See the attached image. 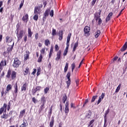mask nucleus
I'll list each match as a JSON object with an SVG mask.
<instances>
[{
  "label": "nucleus",
  "instance_id": "f257e3e1",
  "mask_svg": "<svg viewBox=\"0 0 127 127\" xmlns=\"http://www.w3.org/2000/svg\"><path fill=\"white\" fill-rule=\"evenodd\" d=\"M51 8L46 9L43 17V21H45V20H46V18H47V16L49 15V12H50V16H51V17H53V15H54V11L53 10H51Z\"/></svg>",
  "mask_w": 127,
  "mask_h": 127
},
{
  "label": "nucleus",
  "instance_id": "f03ea898",
  "mask_svg": "<svg viewBox=\"0 0 127 127\" xmlns=\"http://www.w3.org/2000/svg\"><path fill=\"white\" fill-rule=\"evenodd\" d=\"M20 64H21V62L19 61V60H18L17 58H16L14 59L12 66L14 68H17L19 67Z\"/></svg>",
  "mask_w": 127,
  "mask_h": 127
},
{
  "label": "nucleus",
  "instance_id": "7ed1b4c3",
  "mask_svg": "<svg viewBox=\"0 0 127 127\" xmlns=\"http://www.w3.org/2000/svg\"><path fill=\"white\" fill-rule=\"evenodd\" d=\"M23 34H24V31L23 30H20L19 32L18 31L17 32L16 35L17 37V41H19L22 37L23 36Z\"/></svg>",
  "mask_w": 127,
  "mask_h": 127
},
{
  "label": "nucleus",
  "instance_id": "20e7f679",
  "mask_svg": "<svg viewBox=\"0 0 127 127\" xmlns=\"http://www.w3.org/2000/svg\"><path fill=\"white\" fill-rule=\"evenodd\" d=\"M71 33L68 34L67 37V42H66V47L64 50L68 51V49L69 48V42H70V39L71 38Z\"/></svg>",
  "mask_w": 127,
  "mask_h": 127
},
{
  "label": "nucleus",
  "instance_id": "39448f33",
  "mask_svg": "<svg viewBox=\"0 0 127 127\" xmlns=\"http://www.w3.org/2000/svg\"><path fill=\"white\" fill-rule=\"evenodd\" d=\"M84 35L85 36H89L90 35V27L89 26H85L84 28Z\"/></svg>",
  "mask_w": 127,
  "mask_h": 127
},
{
  "label": "nucleus",
  "instance_id": "423d86ee",
  "mask_svg": "<svg viewBox=\"0 0 127 127\" xmlns=\"http://www.w3.org/2000/svg\"><path fill=\"white\" fill-rule=\"evenodd\" d=\"M64 113H65L66 116L68 115L69 113V102H66L65 104V109H64Z\"/></svg>",
  "mask_w": 127,
  "mask_h": 127
},
{
  "label": "nucleus",
  "instance_id": "0eeeda50",
  "mask_svg": "<svg viewBox=\"0 0 127 127\" xmlns=\"http://www.w3.org/2000/svg\"><path fill=\"white\" fill-rule=\"evenodd\" d=\"M7 107V105H6V104H5V103H4L3 107L0 109V115H1V114H2V113H3L4 111V112H6Z\"/></svg>",
  "mask_w": 127,
  "mask_h": 127
},
{
  "label": "nucleus",
  "instance_id": "6e6552de",
  "mask_svg": "<svg viewBox=\"0 0 127 127\" xmlns=\"http://www.w3.org/2000/svg\"><path fill=\"white\" fill-rule=\"evenodd\" d=\"M95 19L96 21H98V20L99 25H101V24H102V19L100 18V16H98V15H95Z\"/></svg>",
  "mask_w": 127,
  "mask_h": 127
},
{
  "label": "nucleus",
  "instance_id": "1a4fd4ad",
  "mask_svg": "<svg viewBox=\"0 0 127 127\" xmlns=\"http://www.w3.org/2000/svg\"><path fill=\"white\" fill-rule=\"evenodd\" d=\"M29 54H30V52H29V51H26V54L24 55V61H26L27 59H29Z\"/></svg>",
  "mask_w": 127,
  "mask_h": 127
},
{
  "label": "nucleus",
  "instance_id": "9d476101",
  "mask_svg": "<svg viewBox=\"0 0 127 127\" xmlns=\"http://www.w3.org/2000/svg\"><path fill=\"white\" fill-rule=\"evenodd\" d=\"M62 52L61 50H60L58 52L57 54V57L56 58V61H59V59H60V58L61 57V53Z\"/></svg>",
  "mask_w": 127,
  "mask_h": 127
},
{
  "label": "nucleus",
  "instance_id": "9b49d317",
  "mask_svg": "<svg viewBox=\"0 0 127 127\" xmlns=\"http://www.w3.org/2000/svg\"><path fill=\"white\" fill-rule=\"evenodd\" d=\"M12 41V38L11 37H9L7 36L5 38V42L6 43H10Z\"/></svg>",
  "mask_w": 127,
  "mask_h": 127
},
{
  "label": "nucleus",
  "instance_id": "f8f14e48",
  "mask_svg": "<svg viewBox=\"0 0 127 127\" xmlns=\"http://www.w3.org/2000/svg\"><path fill=\"white\" fill-rule=\"evenodd\" d=\"M110 113V109H108L107 110L105 111V114L104 115V121L105 123H107V116H108V114Z\"/></svg>",
  "mask_w": 127,
  "mask_h": 127
},
{
  "label": "nucleus",
  "instance_id": "ddd939ff",
  "mask_svg": "<svg viewBox=\"0 0 127 127\" xmlns=\"http://www.w3.org/2000/svg\"><path fill=\"white\" fill-rule=\"evenodd\" d=\"M23 123L20 126V127H26L28 126L27 121L25 120H23Z\"/></svg>",
  "mask_w": 127,
  "mask_h": 127
},
{
  "label": "nucleus",
  "instance_id": "4468645a",
  "mask_svg": "<svg viewBox=\"0 0 127 127\" xmlns=\"http://www.w3.org/2000/svg\"><path fill=\"white\" fill-rule=\"evenodd\" d=\"M40 89H41L40 86H37L36 88H34L32 91L33 95H34L38 91H40Z\"/></svg>",
  "mask_w": 127,
  "mask_h": 127
},
{
  "label": "nucleus",
  "instance_id": "2eb2a0df",
  "mask_svg": "<svg viewBox=\"0 0 127 127\" xmlns=\"http://www.w3.org/2000/svg\"><path fill=\"white\" fill-rule=\"evenodd\" d=\"M22 20L26 23L28 21V14H26L25 16H23Z\"/></svg>",
  "mask_w": 127,
  "mask_h": 127
},
{
  "label": "nucleus",
  "instance_id": "dca6fc26",
  "mask_svg": "<svg viewBox=\"0 0 127 127\" xmlns=\"http://www.w3.org/2000/svg\"><path fill=\"white\" fill-rule=\"evenodd\" d=\"M12 88V86H11V84H8L6 86L5 94H6V93H8V91H10Z\"/></svg>",
  "mask_w": 127,
  "mask_h": 127
},
{
  "label": "nucleus",
  "instance_id": "f3484780",
  "mask_svg": "<svg viewBox=\"0 0 127 127\" xmlns=\"http://www.w3.org/2000/svg\"><path fill=\"white\" fill-rule=\"evenodd\" d=\"M11 78L12 80H14L16 78V72L13 71L11 73Z\"/></svg>",
  "mask_w": 127,
  "mask_h": 127
},
{
  "label": "nucleus",
  "instance_id": "a211bd4d",
  "mask_svg": "<svg viewBox=\"0 0 127 127\" xmlns=\"http://www.w3.org/2000/svg\"><path fill=\"white\" fill-rule=\"evenodd\" d=\"M127 49V42L125 43V44L123 45L122 48H121V51L124 52V51H126Z\"/></svg>",
  "mask_w": 127,
  "mask_h": 127
},
{
  "label": "nucleus",
  "instance_id": "6ab92c4d",
  "mask_svg": "<svg viewBox=\"0 0 127 127\" xmlns=\"http://www.w3.org/2000/svg\"><path fill=\"white\" fill-rule=\"evenodd\" d=\"M39 11H40V8L38 7V6L35 7L34 14H38V13H39Z\"/></svg>",
  "mask_w": 127,
  "mask_h": 127
},
{
  "label": "nucleus",
  "instance_id": "aec40b11",
  "mask_svg": "<svg viewBox=\"0 0 127 127\" xmlns=\"http://www.w3.org/2000/svg\"><path fill=\"white\" fill-rule=\"evenodd\" d=\"M63 31H60L59 33V40H62V39H63Z\"/></svg>",
  "mask_w": 127,
  "mask_h": 127
},
{
  "label": "nucleus",
  "instance_id": "412c9836",
  "mask_svg": "<svg viewBox=\"0 0 127 127\" xmlns=\"http://www.w3.org/2000/svg\"><path fill=\"white\" fill-rule=\"evenodd\" d=\"M27 87V83L26 82H25L21 87V91L22 92L23 91H26V88Z\"/></svg>",
  "mask_w": 127,
  "mask_h": 127
},
{
  "label": "nucleus",
  "instance_id": "4be33fe9",
  "mask_svg": "<svg viewBox=\"0 0 127 127\" xmlns=\"http://www.w3.org/2000/svg\"><path fill=\"white\" fill-rule=\"evenodd\" d=\"M10 76H11V70H10V69H9L7 71L6 77V78L9 79V78H10Z\"/></svg>",
  "mask_w": 127,
  "mask_h": 127
},
{
  "label": "nucleus",
  "instance_id": "5701e85b",
  "mask_svg": "<svg viewBox=\"0 0 127 127\" xmlns=\"http://www.w3.org/2000/svg\"><path fill=\"white\" fill-rule=\"evenodd\" d=\"M32 34H33V33L31 32L30 28H28V37H31L32 36Z\"/></svg>",
  "mask_w": 127,
  "mask_h": 127
},
{
  "label": "nucleus",
  "instance_id": "b1692460",
  "mask_svg": "<svg viewBox=\"0 0 127 127\" xmlns=\"http://www.w3.org/2000/svg\"><path fill=\"white\" fill-rule=\"evenodd\" d=\"M100 34H101V31L100 30H97V31L95 32V38H98L99 36H100Z\"/></svg>",
  "mask_w": 127,
  "mask_h": 127
},
{
  "label": "nucleus",
  "instance_id": "393cba45",
  "mask_svg": "<svg viewBox=\"0 0 127 127\" xmlns=\"http://www.w3.org/2000/svg\"><path fill=\"white\" fill-rule=\"evenodd\" d=\"M45 108V106H44V103H43L39 108V113H41V112H42V111H43V110H44Z\"/></svg>",
  "mask_w": 127,
  "mask_h": 127
},
{
  "label": "nucleus",
  "instance_id": "a878e982",
  "mask_svg": "<svg viewBox=\"0 0 127 127\" xmlns=\"http://www.w3.org/2000/svg\"><path fill=\"white\" fill-rule=\"evenodd\" d=\"M13 46H14V42H13L11 46L7 48V51L9 52H11V51H12V49H13Z\"/></svg>",
  "mask_w": 127,
  "mask_h": 127
},
{
  "label": "nucleus",
  "instance_id": "bb28decb",
  "mask_svg": "<svg viewBox=\"0 0 127 127\" xmlns=\"http://www.w3.org/2000/svg\"><path fill=\"white\" fill-rule=\"evenodd\" d=\"M8 118V115L6 113H3L2 116H1V119H4V120H6Z\"/></svg>",
  "mask_w": 127,
  "mask_h": 127
},
{
  "label": "nucleus",
  "instance_id": "cd10ccee",
  "mask_svg": "<svg viewBox=\"0 0 127 127\" xmlns=\"http://www.w3.org/2000/svg\"><path fill=\"white\" fill-rule=\"evenodd\" d=\"M24 114H25V109H23L22 111L20 112V118H22L23 116H24Z\"/></svg>",
  "mask_w": 127,
  "mask_h": 127
},
{
  "label": "nucleus",
  "instance_id": "c85d7f7f",
  "mask_svg": "<svg viewBox=\"0 0 127 127\" xmlns=\"http://www.w3.org/2000/svg\"><path fill=\"white\" fill-rule=\"evenodd\" d=\"M91 116H92V112L91 111H89L86 115V118L87 119H90Z\"/></svg>",
  "mask_w": 127,
  "mask_h": 127
},
{
  "label": "nucleus",
  "instance_id": "c756f323",
  "mask_svg": "<svg viewBox=\"0 0 127 127\" xmlns=\"http://www.w3.org/2000/svg\"><path fill=\"white\" fill-rule=\"evenodd\" d=\"M53 126H54V118L52 117V119L50 123V127H53Z\"/></svg>",
  "mask_w": 127,
  "mask_h": 127
},
{
  "label": "nucleus",
  "instance_id": "7c9ffc66",
  "mask_svg": "<svg viewBox=\"0 0 127 127\" xmlns=\"http://www.w3.org/2000/svg\"><path fill=\"white\" fill-rule=\"evenodd\" d=\"M14 93L15 94H17V91H18V88H17V83L16 82L15 85L14 86Z\"/></svg>",
  "mask_w": 127,
  "mask_h": 127
},
{
  "label": "nucleus",
  "instance_id": "2f4dec72",
  "mask_svg": "<svg viewBox=\"0 0 127 127\" xmlns=\"http://www.w3.org/2000/svg\"><path fill=\"white\" fill-rule=\"evenodd\" d=\"M0 66H2L3 67V66H6V61H5V60H4V61H1L0 63Z\"/></svg>",
  "mask_w": 127,
  "mask_h": 127
},
{
  "label": "nucleus",
  "instance_id": "473e14b6",
  "mask_svg": "<svg viewBox=\"0 0 127 127\" xmlns=\"http://www.w3.org/2000/svg\"><path fill=\"white\" fill-rule=\"evenodd\" d=\"M78 42H76L74 45V47H73V52H75V51H76V48H77V47H78Z\"/></svg>",
  "mask_w": 127,
  "mask_h": 127
},
{
  "label": "nucleus",
  "instance_id": "72a5a7b5",
  "mask_svg": "<svg viewBox=\"0 0 127 127\" xmlns=\"http://www.w3.org/2000/svg\"><path fill=\"white\" fill-rule=\"evenodd\" d=\"M68 65H69V64H68V63H66L65 64V65L64 66V73H66V72H67V70H68Z\"/></svg>",
  "mask_w": 127,
  "mask_h": 127
},
{
  "label": "nucleus",
  "instance_id": "f704fd0d",
  "mask_svg": "<svg viewBox=\"0 0 127 127\" xmlns=\"http://www.w3.org/2000/svg\"><path fill=\"white\" fill-rule=\"evenodd\" d=\"M29 71V68L28 67H26L25 68V70L24 71V75L25 76L26 75H27V74H28V72Z\"/></svg>",
  "mask_w": 127,
  "mask_h": 127
},
{
  "label": "nucleus",
  "instance_id": "c9c22d12",
  "mask_svg": "<svg viewBox=\"0 0 127 127\" xmlns=\"http://www.w3.org/2000/svg\"><path fill=\"white\" fill-rule=\"evenodd\" d=\"M66 100H67V96H66V94H65V95H64L63 97V103L64 104H65Z\"/></svg>",
  "mask_w": 127,
  "mask_h": 127
},
{
  "label": "nucleus",
  "instance_id": "e433bc0d",
  "mask_svg": "<svg viewBox=\"0 0 127 127\" xmlns=\"http://www.w3.org/2000/svg\"><path fill=\"white\" fill-rule=\"evenodd\" d=\"M122 86V84H120L116 89V93H119L120 90H121V87Z\"/></svg>",
  "mask_w": 127,
  "mask_h": 127
},
{
  "label": "nucleus",
  "instance_id": "4c0bfd02",
  "mask_svg": "<svg viewBox=\"0 0 127 127\" xmlns=\"http://www.w3.org/2000/svg\"><path fill=\"white\" fill-rule=\"evenodd\" d=\"M45 44L46 46H48V45H50V41L49 39L45 40Z\"/></svg>",
  "mask_w": 127,
  "mask_h": 127
},
{
  "label": "nucleus",
  "instance_id": "58836bf2",
  "mask_svg": "<svg viewBox=\"0 0 127 127\" xmlns=\"http://www.w3.org/2000/svg\"><path fill=\"white\" fill-rule=\"evenodd\" d=\"M40 55H44L45 53V48H43L40 51Z\"/></svg>",
  "mask_w": 127,
  "mask_h": 127
},
{
  "label": "nucleus",
  "instance_id": "ea45409f",
  "mask_svg": "<svg viewBox=\"0 0 127 127\" xmlns=\"http://www.w3.org/2000/svg\"><path fill=\"white\" fill-rule=\"evenodd\" d=\"M68 80L66 81V85L67 89H69V86L71 84V79H67Z\"/></svg>",
  "mask_w": 127,
  "mask_h": 127
},
{
  "label": "nucleus",
  "instance_id": "a19ab883",
  "mask_svg": "<svg viewBox=\"0 0 127 127\" xmlns=\"http://www.w3.org/2000/svg\"><path fill=\"white\" fill-rule=\"evenodd\" d=\"M56 34H57L56 33V29L53 28L52 35H53V36H55Z\"/></svg>",
  "mask_w": 127,
  "mask_h": 127
},
{
  "label": "nucleus",
  "instance_id": "79ce46f5",
  "mask_svg": "<svg viewBox=\"0 0 127 127\" xmlns=\"http://www.w3.org/2000/svg\"><path fill=\"white\" fill-rule=\"evenodd\" d=\"M118 58H119L118 57H114L111 61V64H114V63H115V61H117V60H118Z\"/></svg>",
  "mask_w": 127,
  "mask_h": 127
},
{
  "label": "nucleus",
  "instance_id": "37998d69",
  "mask_svg": "<svg viewBox=\"0 0 127 127\" xmlns=\"http://www.w3.org/2000/svg\"><path fill=\"white\" fill-rule=\"evenodd\" d=\"M97 98H98V95L93 96L91 99V103H93Z\"/></svg>",
  "mask_w": 127,
  "mask_h": 127
},
{
  "label": "nucleus",
  "instance_id": "c03bdc74",
  "mask_svg": "<svg viewBox=\"0 0 127 127\" xmlns=\"http://www.w3.org/2000/svg\"><path fill=\"white\" fill-rule=\"evenodd\" d=\"M71 76V72L68 71L66 75V78L67 79H70V77Z\"/></svg>",
  "mask_w": 127,
  "mask_h": 127
},
{
  "label": "nucleus",
  "instance_id": "a18cd8bd",
  "mask_svg": "<svg viewBox=\"0 0 127 127\" xmlns=\"http://www.w3.org/2000/svg\"><path fill=\"white\" fill-rule=\"evenodd\" d=\"M38 14H35V15L33 16V19L34 20L37 21L38 19Z\"/></svg>",
  "mask_w": 127,
  "mask_h": 127
},
{
  "label": "nucleus",
  "instance_id": "49530a36",
  "mask_svg": "<svg viewBox=\"0 0 127 127\" xmlns=\"http://www.w3.org/2000/svg\"><path fill=\"white\" fill-rule=\"evenodd\" d=\"M48 91H49V87H46L44 89V93L45 94H47L48 93Z\"/></svg>",
  "mask_w": 127,
  "mask_h": 127
},
{
  "label": "nucleus",
  "instance_id": "de8ad7c7",
  "mask_svg": "<svg viewBox=\"0 0 127 127\" xmlns=\"http://www.w3.org/2000/svg\"><path fill=\"white\" fill-rule=\"evenodd\" d=\"M42 59V55H40V57L38 58V62H39V63L41 62Z\"/></svg>",
  "mask_w": 127,
  "mask_h": 127
},
{
  "label": "nucleus",
  "instance_id": "09e8293b",
  "mask_svg": "<svg viewBox=\"0 0 127 127\" xmlns=\"http://www.w3.org/2000/svg\"><path fill=\"white\" fill-rule=\"evenodd\" d=\"M55 51H58L59 50V47L58 45L55 46Z\"/></svg>",
  "mask_w": 127,
  "mask_h": 127
},
{
  "label": "nucleus",
  "instance_id": "8fccbe9b",
  "mask_svg": "<svg viewBox=\"0 0 127 127\" xmlns=\"http://www.w3.org/2000/svg\"><path fill=\"white\" fill-rule=\"evenodd\" d=\"M103 99L101 98V96L99 97V98L97 101V105H99V104H100V103H101V102H102V100Z\"/></svg>",
  "mask_w": 127,
  "mask_h": 127
},
{
  "label": "nucleus",
  "instance_id": "3c124183",
  "mask_svg": "<svg viewBox=\"0 0 127 127\" xmlns=\"http://www.w3.org/2000/svg\"><path fill=\"white\" fill-rule=\"evenodd\" d=\"M41 101L43 102V104H45V97L44 96L42 97Z\"/></svg>",
  "mask_w": 127,
  "mask_h": 127
},
{
  "label": "nucleus",
  "instance_id": "603ef678",
  "mask_svg": "<svg viewBox=\"0 0 127 127\" xmlns=\"http://www.w3.org/2000/svg\"><path fill=\"white\" fill-rule=\"evenodd\" d=\"M4 88H2V91L1 92V97H3V95L4 94Z\"/></svg>",
  "mask_w": 127,
  "mask_h": 127
},
{
  "label": "nucleus",
  "instance_id": "864d4df0",
  "mask_svg": "<svg viewBox=\"0 0 127 127\" xmlns=\"http://www.w3.org/2000/svg\"><path fill=\"white\" fill-rule=\"evenodd\" d=\"M10 101L8 103V105H7V111H9V110L10 109Z\"/></svg>",
  "mask_w": 127,
  "mask_h": 127
},
{
  "label": "nucleus",
  "instance_id": "5fc2aeb1",
  "mask_svg": "<svg viewBox=\"0 0 127 127\" xmlns=\"http://www.w3.org/2000/svg\"><path fill=\"white\" fill-rule=\"evenodd\" d=\"M32 101L33 103H34V104H36V103H37V100H36V99H35L34 97L32 98Z\"/></svg>",
  "mask_w": 127,
  "mask_h": 127
},
{
  "label": "nucleus",
  "instance_id": "6e6d98bb",
  "mask_svg": "<svg viewBox=\"0 0 127 127\" xmlns=\"http://www.w3.org/2000/svg\"><path fill=\"white\" fill-rule=\"evenodd\" d=\"M96 1H97V0H93L91 1V5L93 6L95 5V3H96Z\"/></svg>",
  "mask_w": 127,
  "mask_h": 127
},
{
  "label": "nucleus",
  "instance_id": "4d7b16f0",
  "mask_svg": "<svg viewBox=\"0 0 127 127\" xmlns=\"http://www.w3.org/2000/svg\"><path fill=\"white\" fill-rule=\"evenodd\" d=\"M70 107L71 108H73V109H75L76 107H75V104L74 103H71L70 104Z\"/></svg>",
  "mask_w": 127,
  "mask_h": 127
},
{
  "label": "nucleus",
  "instance_id": "13d9d810",
  "mask_svg": "<svg viewBox=\"0 0 127 127\" xmlns=\"http://www.w3.org/2000/svg\"><path fill=\"white\" fill-rule=\"evenodd\" d=\"M105 98V93H102L101 96V98L103 100Z\"/></svg>",
  "mask_w": 127,
  "mask_h": 127
},
{
  "label": "nucleus",
  "instance_id": "bf43d9fd",
  "mask_svg": "<svg viewBox=\"0 0 127 127\" xmlns=\"http://www.w3.org/2000/svg\"><path fill=\"white\" fill-rule=\"evenodd\" d=\"M112 16H113V12L109 13V14L108 15V17L111 18Z\"/></svg>",
  "mask_w": 127,
  "mask_h": 127
},
{
  "label": "nucleus",
  "instance_id": "052dcab7",
  "mask_svg": "<svg viewBox=\"0 0 127 127\" xmlns=\"http://www.w3.org/2000/svg\"><path fill=\"white\" fill-rule=\"evenodd\" d=\"M35 38L36 40L38 39V33H36L35 35Z\"/></svg>",
  "mask_w": 127,
  "mask_h": 127
},
{
  "label": "nucleus",
  "instance_id": "680f3d73",
  "mask_svg": "<svg viewBox=\"0 0 127 127\" xmlns=\"http://www.w3.org/2000/svg\"><path fill=\"white\" fill-rule=\"evenodd\" d=\"M67 52H68V51H66L64 50V56H66V55H67Z\"/></svg>",
  "mask_w": 127,
  "mask_h": 127
},
{
  "label": "nucleus",
  "instance_id": "e2e57ef3",
  "mask_svg": "<svg viewBox=\"0 0 127 127\" xmlns=\"http://www.w3.org/2000/svg\"><path fill=\"white\" fill-rule=\"evenodd\" d=\"M23 6V1H21V3L20 4L19 7L20 8H21L22 6Z\"/></svg>",
  "mask_w": 127,
  "mask_h": 127
},
{
  "label": "nucleus",
  "instance_id": "0e129e2a",
  "mask_svg": "<svg viewBox=\"0 0 127 127\" xmlns=\"http://www.w3.org/2000/svg\"><path fill=\"white\" fill-rule=\"evenodd\" d=\"M24 40L25 42H26V41H27V36L25 35L24 37Z\"/></svg>",
  "mask_w": 127,
  "mask_h": 127
},
{
  "label": "nucleus",
  "instance_id": "69168bd1",
  "mask_svg": "<svg viewBox=\"0 0 127 127\" xmlns=\"http://www.w3.org/2000/svg\"><path fill=\"white\" fill-rule=\"evenodd\" d=\"M48 68L50 69V70L51 69V63H50L48 65Z\"/></svg>",
  "mask_w": 127,
  "mask_h": 127
},
{
  "label": "nucleus",
  "instance_id": "338daca9",
  "mask_svg": "<svg viewBox=\"0 0 127 127\" xmlns=\"http://www.w3.org/2000/svg\"><path fill=\"white\" fill-rule=\"evenodd\" d=\"M94 122H95V120H92L89 122V124L92 125V124H94Z\"/></svg>",
  "mask_w": 127,
  "mask_h": 127
},
{
  "label": "nucleus",
  "instance_id": "774afa93",
  "mask_svg": "<svg viewBox=\"0 0 127 127\" xmlns=\"http://www.w3.org/2000/svg\"><path fill=\"white\" fill-rule=\"evenodd\" d=\"M75 64H74V63H73V64H71V68H73V69H75Z\"/></svg>",
  "mask_w": 127,
  "mask_h": 127
}]
</instances>
